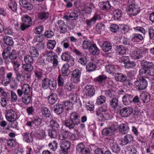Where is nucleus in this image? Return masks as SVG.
Masks as SVG:
<instances>
[{"label":"nucleus","mask_w":154,"mask_h":154,"mask_svg":"<svg viewBox=\"0 0 154 154\" xmlns=\"http://www.w3.org/2000/svg\"><path fill=\"white\" fill-rule=\"evenodd\" d=\"M63 106H64L65 109L67 110L71 109L72 106V103L70 101L63 102L62 103Z\"/></svg>","instance_id":"obj_51"},{"label":"nucleus","mask_w":154,"mask_h":154,"mask_svg":"<svg viewBox=\"0 0 154 154\" xmlns=\"http://www.w3.org/2000/svg\"><path fill=\"white\" fill-rule=\"evenodd\" d=\"M3 41L4 43L7 45L11 46L14 44L12 38L8 36H5L4 37Z\"/></svg>","instance_id":"obj_28"},{"label":"nucleus","mask_w":154,"mask_h":154,"mask_svg":"<svg viewBox=\"0 0 154 154\" xmlns=\"http://www.w3.org/2000/svg\"><path fill=\"white\" fill-rule=\"evenodd\" d=\"M49 136L53 138H56L57 135V133L55 130L49 129L48 131Z\"/></svg>","instance_id":"obj_50"},{"label":"nucleus","mask_w":154,"mask_h":154,"mask_svg":"<svg viewBox=\"0 0 154 154\" xmlns=\"http://www.w3.org/2000/svg\"><path fill=\"white\" fill-rule=\"evenodd\" d=\"M143 53L144 51L141 50L135 51L131 53V56L134 59H139L143 57Z\"/></svg>","instance_id":"obj_13"},{"label":"nucleus","mask_w":154,"mask_h":154,"mask_svg":"<svg viewBox=\"0 0 154 154\" xmlns=\"http://www.w3.org/2000/svg\"><path fill=\"white\" fill-rule=\"evenodd\" d=\"M96 29L97 31L100 32L101 31H104L105 30V25L102 23H98L96 25Z\"/></svg>","instance_id":"obj_54"},{"label":"nucleus","mask_w":154,"mask_h":154,"mask_svg":"<svg viewBox=\"0 0 154 154\" xmlns=\"http://www.w3.org/2000/svg\"><path fill=\"white\" fill-rule=\"evenodd\" d=\"M57 99V95L55 94H53L50 95L48 98L49 103L53 104L55 103Z\"/></svg>","instance_id":"obj_36"},{"label":"nucleus","mask_w":154,"mask_h":154,"mask_svg":"<svg viewBox=\"0 0 154 154\" xmlns=\"http://www.w3.org/2000/svg\"><path fill=\"white\" fill-rule=\"evenodd\" d=\"M133 137L130 134L125 135L124 139L122 141V143L123 145H126L133 141Z\"/></svg>","instance_id":"obj_23"},{"label":"nucleus","mask_w":154,"mask_h":154,"mask_svg":"<svg viewBox=\"0 0 154 154\" xmlns=\"http://www.w3.org/2000/svg\"><path fill=\"white\" fill-rule=\"evenodd\" d=\"M100 18L99 15H95L90 19L87 20L86 21V24L89 26H90L95 24L96 21Z\"/></svg>","instance_id":"obj_17"},{"label":"nucleus","mask_w":154,"mask_h":154,"mask_svg":"<svg viewBox=\"0 0 154 154\" xmlns=\"http://www.w3.org/2000/svg\"><path fill=\"white\" fill-rule=\"evenodd\" d=\"M30 54L33 57H38L39 55L37 49L34 47H32L30 48L29 51Z\"/></svg>","instance_id":"obj_40"},{"label":"nucleus","mask_w":154,"mask_h":154,"mask_svg":"<svg viewBox=\"0 0 154 154\" xmlns=\"http://www.w3.org/2000/svg\"><path fill=\"white\" fill-rule=\"evenodd\" d=\"M129 129L128 127L125 124H121L119 127V130L120 132L123 134H125L127 133L129 131Z\"/></svg>","instance_id":"obj_26"},{"label":"nucleus","mask_w":154,"mask_h":154,"mask_svg":"<svg viewBox=\"0 0 154 154\" xmlns=\"http://www.w3.org/2000/svg\"><path fill=\"white\" fill-rule=\"evenodd\" d=\"M134 85L139 90H142L146 88L147 86V82L143 77H139V80L135 82Z\"/></svg>","instance_id":"obj_4"},{"label":"nucleus","mask_w":154,"mask_h":154,"mask_svg":"<svg viewBox=\"0 0 154 154\" xmlns=\"http://www.w3.org/2000/svg\"><path fill=\"white\" fill-rule=\"evenodd\" d=\"M100 7L103 10H107L111 8V5L109 1L106 2H102L100 5Z\"/></svg>","instance_id":"obj_31"},{"label":"nucleus","mask_w":154,"mask_h":154,"mask_svg":"<svg viewBox=\"0 0 154 154\" xmlns=\"http://www.w3.org/2000/svg\"><path fill=\"white\" fill-rule=\"evenodd\" d=\"M112 152L115 153H118L120 150V148L118 145L116 143L114 144L111 148Z\"/></svg>","instance_id":"obj_63"},{"label":"nucleus","mask_w":154,"mask_h":154,"mask_svg":"<svg viewBox=\"0 0 154 154\" xmlns=\"http://www.w3.org/2000/svg\"><path fill=\"white\" fill-rule=\"evenodd\" d=\"M140 98L143 103H147L149 100V96L148 93L144 92H142L140 94Z\"/></svg>","instance_id":"obj_27"},{"label":"nucleus","mask_w":154,"mask_h":154,"mask_svg":"<svg viewBox=\"0 0 154 154\" xmlns=\"http://www.w3.org/2000/svg\"><path fill=\"white\" fill-rule=\"evenodd\" d=\"M38 18L41 20H46L49 16V14L48 12H40L38 14Z\"/></svg>","instance_id":"obj_29"},{"label":"nucleus","mask_w":154,"mask_h":154,"mask_svg":"<svg viewBox=\"0 0 154 154\" xmlns=\"http://www.w3.org/2000/svg\"><path fill=\"white\" fill-rule=\"evenodd\" d=\"M63 108L64 106L62 103L57 104L55 107L54 111L58 114H60L63 112Z\"/></svg>","instance_id":"obj_25"},{"label":"nucleus","mask_w":154,"mask_h":154,"mask_svg":"<svg viewBox=\"0 0 154 154\" xmlns=\"http://www.w3.org/2000/svg\"><path fill=\"white\" fill-rule=\"evenodd\" d=\"M92 45L90 41L85 40L83 42L82 47L84 49H89V47H90Z\"/></svg>","instance_id":"obj_57"},{"label":"nucleus","mask_w":154,"mask_h":154,"mask_svg":"<svg viewBox=\"0 0 154 154\" xmlns=\"http://www.w3.org/2000/svg\"><path fill=\"white\" fill-rule=\"evenodd\" d=\"M32 57V56L29 55H27L25 57L24 60L26 63L23 65V67H33L31 64L33 63V59Z\"/></svg>","instance_id":"obj_9"},{"label":"nucleus","mask_w":154,"mask_h":154,"mask_svg":"<svg viewBox=\"0 0 154 154\" xmlns=\"http://www.w3.org/2000/svg\"><path fill=\"white\" fill-rule=\"evenodd\" d=\"M22 100L26 104H28L32 102L31 97L29 94L23 95L22 97Z\"/></svg>","instance_id":"obj_33"},{"label":"nucleus","mask_w":154,"mask_h":154,"mask_svg":"<svg viewBox=\"0 0 154 154\" xmlns=\"http://www.w3.org/2000/svg\"><path fill=\"white\" fill-rule=\"evenodd\" d=\"M81 75V71L79 69H76L73 71L72 75L74 83H78L79 82Z\"/></svg>","instance_id":"obj_10"},{"label":"nucleus","mask_w":154,"mask_h":154,"mask_svg":"<svg viewBox=\"0 0 154 154\" xmlns=\"http://www.w3.org/2000/svg\"><path fill=\"white\" fill-rule=\"evenodd\" d=\"M11 100L12 102H15L17 101L18 98L17 96L14 91H11Z\"/></svg>","instance_id":"obj_62"},{"label":"nucleus","mask_w":154,"mask_h":154,"mask_svg":"<svg viewBox=\"0 0 154 154\" xmlns=\"http://www.w3.org/2000/svg\"><path fill=\"white\" fill-rule=\"evenodd\" d=\"M84 91L85 94L89 96H93L95 91L94 87L91 85H87L85 86Z\"/></svg>","instance_id":"obj_12"},{"label":"nucleus","mask_w":154,"mask_h":154,"mask_svg":"<svg viewBox=\"0 0 154 154\" xmlns=\"http://www.w3.org/2000/svg\"><path fill=\"white\" fill-rule=\"evenodd\" d=\"M141 65L143 67H152L154 66L153 63L152 62H149L143 60L141 62Z\"/></svg>","instance_id":"obj_47"},{"label":"nucleus","mask_w":154,"mask_h":154,"mask_svg":"<svg viewBox=\"0 0 154 154\" xmlns=\"http://www.w3.org/2000/svg\"><path fill=\"white\" fill-rule=\"evenodd\" d=\"M8 6L12 11H15L17 10V4L14 1H11L8 3Z\"/></svg>","instance_id":"obj_46"},{"label":"nucleus","mask_w":154,"mask_h":154,"mask_svg":"<svg viewBox=\"0 0 154 154\" xmlns=\"http://www.w3.org/2000/svg\"><path fill=\"white\" fill-rule=\"evenodd\" d=\"M116 130L115 126L114 125H111L110 127L105 128L102 131L103 135L106 136H109L113 134Z\"/></svg>","instance_id":"obj_11"},{"label":"nucleus","mask_w":154,"mask_h":154,"mask_svg":"<svg viewBox=\"0 0 154 154\" xmlns=\"http://www.w3.org/2000/svg\"><path fill=\"white\" fill-rule=\"evenodd\" d=\"M11 51V48L10 47H7L4 50L2 55L4 58H8V56H9Z\"/></svg>","instance_id":"obj_39"},{"label":"nucleus","mask_w":154,"mask_h":154,"mask_svg":"<svg viewBox=\"0 0 154 154\" xmlns=\"http://www.w3.org/2000/svg\"><path fill=\"white\" fill-rule=\"evenodd\" d=\"M96 114L100 121H103L109 119V114L107 111L106 105H104L98 108L96 111Z\"/></svg>","instance_id":"obj_1"},{"label":"nucleus","mask_w":154,"mask_h":154,"mask_svg":"<svg viewBox=\"0 0 154 154\" xmlns=\"http://www.w3.org/2000/svg\"><path fill=\"white\" fill-rule=\"evenodd\" d=\"M149 72L148 68H141L139 71L140 76H141L143 74H145V75H148Z\"/></svg>","instance_id":"obj_55"},{"label":"nucleus","mask_w":154,"mask_h":154,"mask_svg":"<svg viewBox=\"0 0 154 154\" xmlns=\"http://www.w3.org/2000/svg\"><path fill=\"white\" fill-rule=\"evenodd\" d=\"M6 119L8 121H12L17 119V114L14 109L8 110L5 114Z\"/></svg>","instance_id":"obj_6"},{"label":"nucleus","mask_w":154,"mask_h":154,"mask_svg":"<svg viewBox=\"0 0 154 154\" xmlns=\"http://www.w3.org/2000/svg\"><path fill=\"white\" fill-rule=\"evenodd\" d=\"M41 112L43 115L46 117H49L51 115V112L46 107L42 108Z\"/></svg>","instance_id":"obj_37"},{"label":"nucleus","mask_w":154,"mask_h":154,"mask_svg":"<svg viewBox=\"0 0 154 154\" xmlns=\"http://www.w3.org/2000/svg\"><path fill=\"white\" fill-rule=\"evenodd\" d=\"M22 89L23 92V95L29 94L31 90V87L27 84H24L22 86Z\"/></svg>","instance_id":"obj_32"},{"label":"nucleus","mask_w":154,"mask_h":154,"mask_svg":"<svg viewBox=\"0 0 154 154\" xmlns=\"http://www.w3.org/2000/svg\"><path fill=\"white\" fill-rule=\"evenodd\" d=\"M102 49L104 52H108L112 48V45L110 43L106 41L103 43L102 46Z\"/></svg>","instance_id":"obj_20"},{"label":"nucleus","mask_w":154,"mask_h":154,"mask_svg":"<svg viewBox=\"0 0 154 154\" xmlns=\"http://www.w3.org/2000/svg\"><path fill=\"white\" fill-rule=\"evenodd\" d=\"M128 152L130 154H136L137 150L135 147L133 145H129L128 148Z\"/></svg>","instance_id":"obj_56"},{"label":"nucleus","mask_w":154,"mask_h":154,"mask_svg":"<svg viewBox=\"0 0 154 154\" xmlns=\"http://www.w3.org/2000/svg\"><path fill=\"white\" fill-rule=\"evenodd\" d=\"M89 51L90 53L93 55H98L100 53L99 49L95 44H92V45L89 47Z\"/></svg>","instance_id":"obj_19"},{"label":"nucleus","mask_w":154,"mask_h":154,"mask_svg":"<svg viewBox=\"0 0 154 154\" xmlns=\"http://www.w3.org/2000/svg\"><path fill=\"white\" fill-rule=\"evenodd\" d=\"M56 42L55 40H49L47 43V48L49 50H53L55 46Z\"/></svg>","instance_id":"obj_41"},{"label":"nucleus","mask_w":154,"mask_h":154,"mask_svg":"<svg viewBox=\"0 0 154 154\" xmlns=\"http://www.w3.org/2000/svg\"><path fill=\"white\" fill-rule=\"evenodd\" d=\"M87 59L85 56L82 55L79 60L78 62L82 65H85L87 63Z\"/></svg>","instance_id":"obj_61"},{"label":"nucleus","mask_w":154,"mask_h":154,"mask_svg":"<svg viewBox=\"0 0 154 154\" xmlns=\"http://www.w3.org/2000/svg\"><path fill=\"white\" fill-rule=\"evenodd\" d=\"M113 18L115 20H118L121 18L122 15V12L121 10L117 9L115 10L113 13Z\"/></svg>","instance_id":"obj_22"},{"label":"nucleus","mask_w":154,"mask_h":154,"mask_svg":"<svg viewBox=\"0 0 154 154\" xmlns=\"http://www.w3.org/2000/svg\"><path fill=\"white\" fill-rule=\"evenodd\" d=\"M87 147H85L84 145L82 143H80L78 144L76 147V149L78 152H82Z\"/></svg>","instance_id":"obj_60"},{"label":"nucleus","mask_w":154,"mask_h":154,"mask_svg":"<svg viewBox=\"0 0 154 154\" xmlns=\"http://www.w3.org/2000/svg\"><path fill=\"white\" fill-rule=\"evenodd\" d=\"M85 105L86 108L88 110L92 111L94 109V104L91 102L89 101H85Z\"/></svg>","instance_id":"obj_53"},{"label":"nucleus","mask_w":154,"mask_h":154,"mask_svg":"<svg viewBox=\"0 0 154 154\" xmlns=\"http://www.w3.org/2000/svg\"><path fill=\"white\" fill-rule=\"evenodd\" d=\"M41 124V119L39 118H36L32 121L27 122L26 124L30 127L35 128L39 126Z\"/></svg>","instance_id":"obj_7"},{"label":"nucleus","mask_w":154,"mask_h":154,"mask_svg":"<svg viewBox=\"0 0 154 154\" xmlns=\"http://www.w3.org/2000/svg\"><path fill=\"white\" fill-rule=\"evenodd\" d=\"M23 140L27 142H30L32 140L31 134L28 133H24L23 134Z\"/></svg>","instance_id":"obj_34"},{"label":"nucleus","mask_w":154,"mask_h":154,"mask_svg":"<svg viewBox=\"0 0 154 154\" xmlns=\"http://www.w3.org/2000/svg\"><path fill=\"white\" fill-rule=\"evenodd\" d=\"M20 4L21 6L28 10H31L33 8V5L26 0H20Z\"/></svg>","instance_id":"obj_14"},{"label":"nucleus","mask_w":154,"mask_h":154,"mask_svg":"<svg viewBox=\"0 0 154 154\" xmlns=\"http://www.w3.org/2000/svg\"><path fill=\"white\" fill-rule=\"evenodd\" d=\"M78 125L70 119L66 121L65 123V125L70 129L73 128L75 126Z\"/></svg>","instance_id":"obj_38"},{"label":"nucleus","mask_w":154,"mask_h":154,"mask_svg":"<svg viewBox=\"0 0 154 154\" xmlns=\"http://www.w3.org/2000/svg\"><path fill=\"white\" fill-rule=\"evenodd\" d=\"M117 51L119 54L123 55L125 54L127 50L122 45H119L117 46Z\"/></svg>","instance_id":"obj_44"},{"label":"nucleus","mask_w":154,"mask_h":154,"mask_svg":"<svg viewBox=\"0 0 154 154\" xmlns=\"http://www.w3.org/2000/svg\"><path fill=\"white\" fill-rule=\"evenodd\" d=\"M107 78L104 75H102L99 76L96 78V80L99 82H102Z\"/></svg>","instance_id":"obj_64"},{"label":"nucleus","mask_w":154,"mask_h":154,"mask_svg":"<svg viewBox=\"0 0 154 154\" xmlns=\"http://www.w3.org/2000/svg\"><path fill=\"white\" fill-rule=\"evenodd\" d=\"M115 78L117 81L122 82L126 80L127 77L122 73H117L115 75Z\"/></svg>","instance_id":"obj_21"},{"label":"nucleus","mask_w":154,"mask_h":154,"mask_svg":"<svg viewBox=\"0 0 154 154\" xmlns=\"http://www.w3.org/2000/svg\"><path fill=\"white\" fill-rule=\"evenodd\" d=\"M110 106L113 108H116L118 106V100L116 98H114L110 101Z\"/></svg>","instance_id":"obj_45"},{"label":"nucleus","mask_w":154,"mask_h":154,"mask_svg":"<svg viewBox=\"0 0 154 154\" xmlns=\"http://www.w3.org/2000/svg\"><path fill=\"white\" fill-rule=\"evenodd\" d=\"M57 146V144L56 141H53L52 142L49 143L48 146L50 149L54 151L56 150Z\"/></svg>","instance_id":"obj_48"},{"label":"nucleus","mask_w":154,"mask_h":154,"mask_svg":"<svg viewBox=\"0 0 154 154\" xmlns=\"http://www.w3.org/2000/svg\"><path fill=\"white\" fill-rule=\"evenodd\" d=\"M132 100V96L126 94L122 97V101L124 104L125 105H128L130 104Z\"/></svg>","instance_id":"obj_16"},{"label":"nucleus","mask_w":154,"mask_h":154,"mask_svg":"<svg viewBox=\"0 0 154 154\" xmlns=\"http://www.w3.org/2000/svg\"><path fill=\"white\" fill-rule=\"evenodd\" d=\"M59 28L60 29V32L61 33H65L67 31L66 25L64 23V21L62 20L58 21Z\"/></svg>","instance_id":"obj_24"},{"label":"nucleus","mask_w":154,"mask_h":154,"mask_svg":"<svg viewBox=\"0 0 154 154\" xmlns=\"http://www.w3.org/2000/svg\"><path fill=\"white\" fill-rule=\"evenodd\" d=\"M106 98L103 96H100L97 97L96 100V103L98 104H101L106 101Z\"/></svg>","instance_id":"obj_52"},{"label":"nucleus","mask_w":154,"mask_h":154,"mask_svg":"<svg viewBox=\"0 0 154 154\" xmlns=\"http://www.w3.org/2000/svg\"><path fill=\"white\" fill-rule=\"evenodd\" d=\"M57 81L58 86H63L65 82V78L61 75H60L58 76Z\"/></svg>","instance_id":"obj_59"},{"label":"nucleus","mask_w":154,"mask_h":154,"mask_svg":"<svg viewBox=\"0 0 154 154\" xmlns=\"http://www.w3.org/2000/svg\"><path fill=\"white\" fill-rule=\"evenodd\" d=\"M70 101L72 103H74L77 102V97L76 94L71 93L69 96Z\"/></svg>","instance_id":"obj_49"},{"label":"nucleus","mask_w":154,"mask_h":154,"mask_svg":"<svg viewBox=\"0 0 154 154\" xmlns=\"http://www.w3.org/2000/svg\"><path fill=\"white\" fill-rule=\"evenodd\" d=\"M69 132L67 131H63L59 135L60 138L63 140L68 138Z\"/></svg>","instance_id":"obj_58"},{"label":"nucleus","mask_w":154,"mask_h":154,"mask_svg":"<svg viewBox=\"0 0 154 154\" xmlns=\"http://www.w3.org/2000/svg\"><path fill=\"white\" fill-rule=\"evenodd\" d=\"M133 109L130 107H125L120 110V113L121 115L124 117H127L132 114Z\"/></svg>","instance_id":"obj_8"},{"label":"nucleus","mask_w":154,"mask_h":154,"mask_svg":"<svg viewBox=\"0 0 154 154\" xmlns=\"http://www.w3.org/2000/svg\"><path fill=\"white\" fill-rule=\"evenodd\" d=\"M70 147V143L69 142L64 140L63 141L61 144V147L65 151L69 149Z\"/></svg>","instance_id":"obj_30"},{"label":"nucleus","mask_w":154,"mask_h":154,"mask_svg":"<svg viewBox=\"0 0 154 154\" xmlns=\"http://www.w3.org/2000/svg\"><path fill=\"white\" fill-rule=\"evenodd\" d=\"M128 6L126 10L128 14L130 16L132 17L137 14L140 12L138 6L134 3V0H130L128 2Z\"/></svg>","instance_id":"obj_2"},{"label":"nucleus","mask_w":154,"mask_h":154,"mask_svg":"<svg viewBox=\"0 0 154 154\" xmlns=\"http://www.w3.org/2000/svg\"><path fill=\"white\" fill-rule=\"evenodd\" d=\"M51 81L47 78L44 79L42 81V88L45 89L48 88L50 85Z\"/></svg>","instance_id":"obj_42"},{"label":"nucleus","mask_w":154,"mask_h":154,"mask_svg":"<svg viewBox=\"0 0 154 154\" xmlns=\"http://www.w3.org/2000/svg\"><path fill=\"white\" fill-rule=\"evenodd\" d=\"M46 134L45 131L43 130H40L37 131L36 137L39 140H42L45 138Z\"/></svg>","instance_id":"obj_18"},{"label":"nucleus","mask_w":154,"mask_h":154,"mask_svg":"<svg viewBox=\"0 0 154 154\" xmlns=\"http://www.w3.org/2000/svg\"><path fill=\"white\" fill-rule=\"evenodd\" d=\"M61 58L63 60L68 61L67 64L69 67L72 66L74 64V62L72 57L68 52L63 53L61 55Z\"/></svg>","instance_id":"obj_5"},{"label":"nucleus","mask_w":154,"mask_h":154,"mask_svg":"<svg viewBox=\"0 0 154 154\" xmlns=\"http://www.w3.org/2000/svg\"><path fill=\"white\" fill-rule=\"evenodd\" d=\"M121 66L122 67H126V64L129 63V59L128 56H122L121 59Z\"/></svg>","instance_id":"obj_43"},{"label":"nucleus","mask_w":154,"mask_h":154,"mask_svg":"<svg viewBox=\"0 0 154 154\" xmlns=\"http://www.w3.org/2000/svg\"><path fill=\"white\" fill-rule=\"evenodd\" d=\"M70 119L75 123L76 124H79L80 122V117L76 112L72 113L70 116Z\"/></svg>","instance_id":"obj_15"},{"label":"nucleus","mask_w":154,"mask_h":154,"mask_svg":"<svg viewBox=\"0 0 154 154\" xmlns=\"http://www.w3.org/2000/svg\"><path fill=\"white\" fill-rule=\"evenodd\" d=\"M143 38L142 35L140 34L136 33L133 35L132 38V40L134 42H139V41H142Z\"/></svg>","instance_id":"obj_35"},{"label":"nucleus","mask_w":154,"mask_h":154,"mask_svg":"<svg viewBox=\"0 0 154 154\" xmlns=\"http://www.w3.org/2000/svg\"><path fill=\"white\" fill-rule=\"evenodd\" d=\"M22 23L20 26V29L23 31L24 30L30 27L32 23L31 18L28 15H25L21 18Z\"/></svg>","instance_id":"obj_3"}]
</instances>
